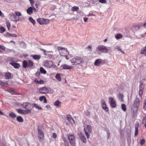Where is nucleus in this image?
I'll use <instances>...</instances> for the list:
<instances>
[{
    "label": "nucleus",
    "instance_id": "18",
    "mask_svg": "<svg viewBox=\"0 0 146 146\" xmlns=\"http://www.w3.org/2000/svg\"><path fill=\"white\" fill-rule=\"evenodd\" d=\"M33 9L32 7H29L27 9V13L29 15H31L33 13Z\"/></svg>",
    "mask_w": 146,
    "mask_h": 146
},
{
    "label": "nucleus",
    "instance_id": "40",
    "mask_svg": "<svg viewBox=\"0 0 146 146\" xmlns=\"http://www.w3.org/2000/svg\"><path fill=\"white\" fill-rule=\"evenodd\" d=\"M26 110H24V113L23 114H27L29 113H31V110H28L27 109H26Z\"/></svg>",
    "mask_w": 146,
    "mask_h": 146
},
{
    "label": "nucleus",
    "instance_id": "12",
    "mask_svg": "<svg viewBox=\"0 0 146 146\" xmlns=\"http://www.w3.org/2000/svg\"><path fill=\"white\" fill-rule=\"evenodd\" d=\"M38 138L39 139H41L43 138L44 134L42 130L40 129L39 128V126L38 127Z\"/></svg>",
    "mask_w": 146,
    "mask_h": 146
},
{
    "label": "nucleus",
    "instance_id": "39",
    "mask_svg": "<svg viewBox=\"0 0 146 146\" xmlns=\"http://www.w3.org/2000/svg\"><path fill=\"white\" fill-rule=\"evenodd\" d=\"M145 84H140L139 86V90H143Z\"/></svg>",
    "mask_w": 146,
    "mask_h": 146
},
{
    "label": "nucleus",
    "instance_id": "11",
    "mask_svg": "<svg viewBox=\"0 0 146 146\" xmlns=\"http://www.w3.org/2000/svg\"><path fill=\"white\" fill-rule=\"evenodd\" d=\"M9 16L12 21H17L19 20V18L17 19L16 16L13 13H10L9 15Z\"/></svg>",
    "mask_w": 146,
    "mask_h": 146
},
{
    "label": "nucleus",
    "instance_id": "27",
    "mask_svg": "<svg viewBox=\"0 0 146 146\" xmlns=\"http://www.w3.org/2000/svg\"><path fill=\"white\" fill-rule=\"evenodd\" d=\"M43 18H39L37 19V21L40 25H42L43 24Z\"/></svg>",
    "mask_w": 146,
    "mask_h": 146
},
{
    "label": "nucleus",
    "instance_id": "6",
    "mask_svg": "<svg viewBox=\"0 0 146 146\" xmlns=\"http://www.w3.org/2000/svg\"><path fill=\"white\" fill-rule=\"evenodd\" d=\"M23 108L25 109L32 110L33 108L32 104L28 102L23 103L22 104Z\"/></svg>",
    "mask_w": 146,
    "mask_h": 146
},
{
    "label": "nucleus",
    "instance_id": "46",
    "mask_svg": "<svg viewBox=\"0 0 146 146\" xmlns=\"http://www.w3.org/2000/svg\"><path fill=\"white\" fill-rule=\"evenodd\" d=\"M143 108L146 111V98L144 100Z\"/></svg>",
    "mask_w": 146,
    "mask_h": 146
},
{
    "label": "nucleus",
    "instance_id": "49",
    "mask_svg": "<svg viewBox=\"0 0 146 146\" xmlns=\"http://www.w3.org/2000/svg\"><path fill=\"white\" fill-rule=\"evenodd\" d=\"M40 50L41 51H42L44 52V54H45V53H46L47 52H52V51H47L45 49H42V48H40Z\"/></svg>",
    "mask_w": 146,
    "mask_h": 146
},
{
    "label": "nucleus",
    "instance_id": "59",
    "mask_svg": "<svg viewBox=\"0 0 146 146\" xmlns=\"http://www.w3.org/2000/svg\"><path fill=\"white\" fill-rule=\"evenodd\" d=\"M30 3L31 5H33L35 1L34 0H29Z\"/></svg>",
    "mask_w": 146,
    "mask_h": 146
},
{
    "label": "nucleus",
    "instance_id": "10",
    "mask_svg": "<svg viewBox=\"0 0 146 146\" xmlns=\"http://www.w3.org/2000/svg\"><path fill=\"white\" fill-rule=\"evenodd\" d=\"M101 105L102 108L106 111H108L109 110L108 108L106 105V104L104 100H101Z\"/></svg>",
    "mask_w": 146,
    "mask_h": 146
},
{
    "label": "nucleus",
    "instance_id": "64",
    "mask_svg": "<svg viewBox=\"0 0 146 146\" xmlns=\"http://www.w3.org/2000/svg\"><path fill=\"white\" fill-rule=\"evenodd\" d=\"M43 100H44V103H46L47 102V100H46V98L45 97L44 98V99Z\"/></svg>",
    "mask_w": 146,
    "mask_h": 146
},
{
    "label": "nucleus",
    "instance_id": "55",
    "mask_svg": "<svg viewBox=\"0 0 146 146\" xmlns=\"http://www.w3.org/2000/svg\"><path fill=\"white\" fill-rule=\"evenodd\" d=\"M52 137L54 138H56L57 137V135L55 133H53L52 134Z\"/></svg>",
    "mask_w": 146,
    "mask_h": 146
},
{
    "label": "nucleus",
    "instance_id": "53",
    "mask_svg": "<svg viewBox=\"0 0 146 146\" xmlns=\"http://www.w3.org/2000/svg\"><path fill=\"white\" fill-rule=\"evenodd\" d=\"M1 146H6V144L5 142H1L0 143Z\"/></svg>",
    "mask_w": 146,
    "mask_h": 146
},
{
    "label": "nucleus",
    "instance_id": "3",
    "mask_svg": "<svg viewBox=\"0 0 146 146\" xmlns=\"http://www.w3.org/2000/svg\"><path fill=\"white\" fill-rule=\"evenodd\" d=\"M57 49L58 50L60 55L61 56H64L66 54H69L68 52L67 48L62 47L58 46Z\"/></svg>",
    "mask_w": 146,
    "mask_h": 146
},
{
    "label": "nucleus",
    "instance_id": "8",
    "mask_svg": "<svg viewBox=\"0 0 146 146\" xmlns=\"http://www.w3.org/2000/svg\"><path fill=\"white\" fill-rule=\"evenodd\" d=\"M39 92L41 94H47L48 93L49 90L47 88L45 87H44L39 88Z\"/></svg>",
    "mask_w": 146,
    "mask_h": 146
},
{
    "label": "nucleus",
    "instance_id": "56",
    "mask_svg": "<svg viewBox=\"0 0 146 146\" xmlns=\"http://www.w3.org/2000/svg\"><path fill=\"white\" fill-rule=\"evenodd\" d=\"M44 98H45V97L44 96H42L40 97L39 98L40 100V101H42L43 100H44Z\"/></svg>",
    "mask_w": 146,
    "mask_h": 146
},
{
    "label": "nucleus",
    "instance_id": "4",
    "mask_svg": "<svg viewBox=\"0 0 146 146\" xmlns=\"http://www.w3.org/2000/svg\"><path fill=\"white\" fill-rule=\"evenodd\" d=\"M97 51H100L103 53H107L108 51V49L106 46L103 45H100L96 47Z\"/></svg>",
    "mask_w": 146,
    "mask_h": 146
},
{
    "label": "nucleus",
    "instance_id": "35",
    "mask_svg": "<svg viewBox=\"0 0 146 146\" xmlns=\"http://www.w3.org/2000/svg\"><path fill=\"white\" fill-rule=\"evenodd\" d=\"M61 104V102L59 100H58L56 101L54 103V106L58 107L59 104Z\"/></svg>",
    "mask_w": 146,
    "mask_h": 146
},
{
    "label": "nucleus",
    "instance_id": "51",
    "mask_svg": "<svg viewBox=\"0 0 146 146\" xmlns=\"http://www.w3.org/2000/svg\"><path fill=\"white\" fill-rule=\"evenodd\" d=\"M143 91L142 90H139V96L141 98L142 97V94L143 93Z\"/></svg>",
    "mask_w": 146,
    "mask_h": 146
},
{
    "label": "nucleus",
    "instance_id": "28",
    "mask_svg": "<svg viewBox=\"0 0 146 146\" xmlns=\"http://www.w3.org/2000/svg\"><path fill=\"white\" fill-rule=\"evenodd\" d=\"M40 72L42 74H46V70L42 67L40 68Z\"/></svg>",
    "mask_w": 146,
    "mask_h": 146
},
{
    "label": "nucleus",
    "instance_id": "23",
    "mask_svg": "<svg viewBox=\"0 0 146 146\" xmlns=\"http://www.w3.org/2000/svg\"><path fill=\"white\" fill-rule=\"evenodd\" d=\"M31 56L35 60H39L40 58V56L37 55H32Z\"/></svg>",
    "mask_w": 146,
    "mask_h": 146
},
{
    "label": "nucleus",
    "instance_id": "32",
    "mask_svg": "<svg viewBox=\"0 0 146 146\" xmlns=\"http://www.w3.org/2000/svg\"><path fill=\"white\" fill-rule=\"evenodd\" d=\"M121 108L122 110L124 111L126 110V108L125 105L124 104H122L121 105Z\"/></svg>",
    "mask_w": 146,
    "mask_h": 146
},
{
    "label": "nucleus",
    "instance_id": "19",
    "mask_svg": "<svg viewBox=\"0 0 146 146\" xmlns=\"http://www.w3.org/2000/svg\"><path fill=\"white\" fill-rule=\"evenodd\" d=\"M27 62L28 67L33 68H32V67L34 65V63L31 60H29Z\"/></svg>",
    "mask_w": 146,
    "mask_h": 146
},
{
    "label": "nucleus",
    "instance_id": "33",
    "mask_svg": "<svg viewBox=\"0 0 146 146\" xmlns=\"http://www.w3.org/2000/svg\"><path fill=\"white\" fill-rule=\"evenodd\" d=\"M49 20L48 19H44L43 18V24H47L49 23Z\"/></svg>",
    "mask_w": 146,
    "mask_h": 146
},
{
    "label": "nucleus",
    "instance_id": "1",
    "mask_svg": "<svg viewBox=\"0 0 146 146\" xmlns=\"http://www.w3.org/2000/svg\"><path fill=\"white\" fill-rule=\"evenodd\" d=\"M139 99L136 97L134 100L132 107V110L134 113L137 112L138 110L140 104Z\"/></svg>",
    "mask_w": 146,
    "mask_h": 146
},
{
    "label": "nucleus",
    "instance_id": "13",
    "mask_svg": "<svg viewBox=\"0 0 146 146\" xmlns=\"http://www.w3.org/2000/svg\"><path fill=\"white\" fill-rule=\"evenodd\" d=\"M78 135L80 138L84 143H85L86 142V138L84 134L80 132L78 134Z\"/></svg>",
    "mask_w": 146,
    "mask_h": 146
},
{
    "label": "nucleus",
    "instance_id": "22",
    "mask_svg": "<svg viewBox=\"0 0 146 146\" xmlns=\"http://www.w3.org/2000/svg\"><path fill=\"white\" fill-rule=\"evenodd\" d=\"M23 66L24 68H26L28 67V62L26 60H24L23 62Z\"/></svg>",
    "mask_w": 146,
    "mask_h": 146
},
{
    "label": "nucleus",
    "instance_id": "7",
    "mask_svg": "<svg viewBox=\"0 0 146 146\" xmlns=\"http://www.w3.org/2000/svg\"><path fill=\"white\" fill-rule=\"evenodd\" d=\"M109 101L111 106L112 108H115L116 106V102L114 98L110 97L109 98Z\"/></svg>",
    "mask_w": 146,
    "mask_h": 146
},
{
    "label": "nucleus",
    "instance_id": "26",
    "mask_svg": "<svg viewBox=\"0 0 146 146\" xmlns=\"http://www.w3.org/2000/svg\"><path fill=\"white\" fill-rule=\"evenodd\" d=\"M79 8L78 7L76 6H74L71 9V10L73 11H76L79 10Z\"/></svg>",
    "mask_w": 146,
    "mask_h": 146
},
{
    "label": "nucleus",
    "instance_id": "29",
    "mask_svg": "<svg viewBox=\"0 0 146 146\" xmlns=\"http://www.w3.org/2000/svg\"><path fill=\"white\" fill-rule=\"evenodd\" d=\"M29 20L30 22H31L33 25H34L35 24V20L32 17H30L29 18Z\"/></svg>",
    "mask_w": 146,
    "mask_h": 146
},
{
    "label": "nucleus",
    "instance_id": "42",
    "mask_svg": "<svg viewBox=\"0 0 146 146\" xmlns=\"http://www.w3.org/2000/svg\"><path fill=\"white\" fill-rule=\"evenodd\" d=\"M5 31V29L3 27H1L0 28V33H4Z\"/></svg>",
    "mask_w": 146,
    "mask_h": 146
},
{
    "label": "nucleus",
    "instance_id": "57",
    "mask_svg": "<svg viewBox=\"0 0 146 146\" xmlns=\"http://www.w3.org/2000/svg\"><path fill=\"white\" fill-rule=\"evenodd\" d=\"M64 145L65 146H69V143L67 141L64 142Z\"/></svg>",
    "mask_w": 146,
    "mask_h": 146
},
{
    "label": "nucleus",
    "instance_id": "58",
    "mask_svg": "<svg viewBox=\"0 0 146 146\" xmlns=\"http://www.w3.org/2000/svg\"><path fill=\"white\" fill-rule=\"evenodd\" d=\"M119 98L122 99L123 97V95L122 94H119Z\"/></svg>",
    "mask_w": 146,
    "mask_h": 146
},
{
    "label": "nucleus",
    "instance_id": "62",
    "mask_svg": "<svg viewBox=\"0 0 146 146\" xmlns=\"http://www.w3.org/2000/svg\"><path fill=\"white\" fill-rule=\"evenodd\" d=\"M39 82L40 84H41L44 83V81L42 80H40Z\"/></svg>",
    "mask_w": 146,
    "mask_h": 146
},
{
    "label": "nucleus",
    "instance_id": "38",
    "mask_svg": "<svg viewBox=\"0 0 146 146\" xmlns=\"http://www.w3.org/2000/svg\"><path fill=\"white\" fill-rule=\"evenodd\" d=\"M122 35L120 34H117L115 36V38L117 39H119L122 37Z\"/></svg>",
    "mask_w": 146,
    "mask_h": 146
},
{
    "label": "nucleus",
    "instance_id": "2",
    "mask_svg": "<svg viewBox=\"0 0 146 146\" xmlns=\"http://www.w3.org/2000/svg\"><path fill=\"white\" fill-rule=\"evenodd\" d=\"M70 61L73 65H77L84 62L83 59L78 56H76L72 58Z\"/></svg>",
    "mask_w": 146,
    "mask_h": 146
},
{
    "label": "nucleus",
    "instance_id": "50",
    "mask_svg": "<svg viewBox=\"0 0 146 146\" xmlns=\"http://www.w3.org/2000/svg\"><path fill=\"white\" fill-rule=\"evenodd\" d=\"M145 142V140L144 139H141L140 142L141 144L142 145L144 144Z\"/></svg>",
    "mask_w": 146,
    "mask_h": 146
},
{
    "label": "nucleus",
    "instance_id": "52",
    "mask_svg": "<svg viewBox=\"0 0 146 146\" xmlns=\"http://www.w3.org/2000/svg\"><path fill=\"white\" fill-rule=\"evenodd\" d=\"M146 123V117H145L143 118L142 120L143 124H145Z\"/></svg>",
    "mask_w": 146,
    "mask_h": 146
},
{
    "label": "nucleus",
    "instance_id": "31",
    "mask_svg": "<svg viewBox=\"0 0 146 146\" xmlns=\"http://www.w3.org/2000/svg\"><path fill=\"white\" fill-rule=\"evenodd\" d=\"M55 77L58 81H61V78L60 76V74H57L56 75Z\"/></svg>",
    "mask_w": 146,
    "mask_h": 146
},
{
    "label": "nucleus",
    "instance_id": "41",
    "mask_svg": "<svg viewBox=\"0 0 146 146\" xmlns=\"http://www.w3.org/2000/svg\"><path fill=\"white\" fill-rule=\"evenodd\" d=\"M66 119L68 120L71 121V120L74 121V119L70 116V115H68L66 117Z\"/></svg>",
    "mask_w": 146,
    "mask_h": 146
},
{
    "label": "nucleus",
    "instance_id": "14",
    "mask_svg": "<svg viewBox=\"0 0 146 146\" xmlns=\"http://www.w3.org/2000/svg\"><path fill=\"white\" fill-rule=\"evenodd\" d=\"M44 65L48 68H50L53 65V62L50 61H45L44 63Z\"/></svg>",
    "mask_w": 146,
    "mask_h": 146
},
{
    "label": "nucleus",
    "instance_id": "20",
    "mask_svg": "<svg viewBox=\"0 0 146 146\" xmlns=\"http://www.w3.org/2000/svg\"><path fill=\"white\" fill-rule=\"evenodd\" d=\"M5 76L6 79H9L11 76V74L9 72H6L5 74Z\"/></svg>",
    "mask_w": 146,
    "mask_h": 146
},
{
    "label": "nucleus",
    "instance_id": "60",
    "mask_svg": "<svg viewBox=\"0 0 146 146\" xmlns=\"http://www.w3.org/2000/svg\"><path fill=\"white\" fill-rule=\"evenodd\" d=\"M36 76H39L40 75V73L39 72H37L35 74Z\"/></svg>",
    "mask_w": 146,
    "mask_h": 146
},
{
    "label": "nucleus",
    "instance_id": "21",
    "mask_svg": "<svg viewBox=\"0 0 146 146\" xmlns=\"http://www.w3.org/2000/svg\"><path fill=\"white\" fill-rule=\"evenodd\" d=\"M34 107H35L36 109H38L39 110L42 109V108L41 107H39L37 104L35 103L32 104V108H33Z\"/></svg>",
    "mask_w": 146,
    "mask_h": 146
},
{
    "label": "nucleus",
    "instance_id": "45",
    "mask_svg": "<svg viewBox=\"0 0 146 146\" xmlns=\"http://www.w3.org/2000/svg\"><path fill=\"white\" fill-rule=\"evenodd\" d=\"M146 80L145 79H142L140 81V84H145Z\"/></svg>",
    "mask_w": 146,
    "mask_h": 146
},
{
    "label": "nucleus",
    "instance_id": "63",
    "mask_svg": "<svg viewBox=\"0 0 146 146\" xmlns=\"http://www.w3.org/2000/svg\"><path fill=\"white\" fill-rule=\"evenodd\" d=\"M39 81H38L37 79H36L35 80V82L37 83V84H39Z\"/></svg>",
    "mask_w": 146,
    "mask_h": 146
},
{
    "label": "nucleus",
    "instance_id": "43",
    "mask_svg": "<svg viewBox=\"0 0 146 146\" xmlns=\"http://www.w3.org/2000/svg\"><path fill=\"white\" fill-rule=\"evenodd\" d=\"M135 136H136L138 133V127L135 126Z\"/></svg>",
    "mask_w": 146,
    "mask_h": 146
},
{
    "label": "nucleus",
    "instance_id": "61",
    "mask_svg": "<svg viewBox=\"0 0 146 146\" xmlns=\"http://www.w3.org/2000/svg\"><path fill=\"white\" fill-rule=\"evenodd\" d=\"M84 21L85 22H86L87 21L88 19V18L86 17H84Z\"/></svg>",
    "mask_w": 146,
    "mask_h": 146
},
{
    "label": "nucleus",
    "instance_id": "37",
    "mask_svg": "<svg viewBox=\"0 0 146 146\" xmlns=\"http://www.w3.org/2000/svg\"><path fill=\"white\" fill-rule=\"evenodd\" d=\"M6 23L7 28L9 30L11 26L10 23L9 21H6Z\"/></svg>",
    "mask_w": 146,
    "mask_h": 146
},
{
    "label": "nucleus",
    "instance_id": "15",
    "mask_svg": "<svg viewBox=\"0 0 146 146\" xmlns=\"http://www.w3.org/2000/svg\"><path fill=\"white\" fill-rule=\"evenodd\" d=\"M61 67L63 69L69 70L72 68V67L69 66L66 64H63L61 66Z\"/></svg>",
    "mask_w": 146,
    "mask_h": 146
},
{
    "label": "nucleus",
    "instance_id": "16",
    "mask_svg": "<svg viewBox=\"0 0 146 146\" xmlns=\"http://www.w3.org/2000/svg\"><path fill=\"white\" fill-rule=\"evenodd\" d=\"M10 64L13 66L15 68H19L20 66L19 64L15 62H10Z\"/></svg>",
    "mask_w": 146,
    "mask_h": 146
},
{
    "label": "nucleus",
    "instance_id": "25",
    "mask_svg": "<svg viewBox=\"0 0 146 146\" xmlns=\"http://www.w3.org/2000/svg\"><path fill=\"white\" fill-rule=\"evenodd\" d=\"M17 120L19 122H22L23 121V119L22 117L21 116H19L17 117Z\"/></svg>",
    "mask_w": 146,
    "mask_h": 146
},
{
    "label": "nucleus",
    "instance_id": "36",
    "mask_svg": "<svg viewBox=\"0 0 146 146\" xmlns=\"http://www.w3.org/2000/svg\"><path fill=\"white\" fill-rule=\"evenodd\" d=\"M17 111V112L20 114H23L24 113V110L21 109H17L16 110Z\"/></svg>",
    "mask_w": 146,
    "mask_h": 146
},
{
    "label": "nucleus",
    "instance_id": "30",
    "mask_svg": "<svg viewBox=\"0 0 146 146\" xmlns=\"http://www.w3.org/2000/svg\"><path fill=\"white\" fill-rule=\"evenodd\" d=\"M85 51L86 52H91V46L89 45L88 46L85 48Z\"/></svg>",
    "mask_w": 146,
    "mask_h": 146
},
{
    "label": "nucleus",
    "instance_id": "5",
    "mask_svg": "<svg viewBox=\"0 0 146 146\" xmlns=\"http://www.w3.org/2000/svg\"><path fill=\"white\" fill-rule=\"evenodd\" d=\"M68 137L70 144L72 146H75L76 143L75 141V137L73 135L68 134Z\"/></svg>",
    "mask_w": 146,
    "mask_h": 146
},
{
    "label": "nucleus",
    "instance_id": "34",
    "mask_svg": "<svg viewBox=\"0 0 146 146\" xmlns=\"http://www.w3.org/2000/svg\"><path fill=\"white\" fill-rule=\"evenodd\" d=\"M9 115L11 117L14 118H15L16 116V115L13 112L9 113Z\"/></svg>",
    "mask_w": 146,
    "mask_h": 146
},
{
    "label": "nucleus",
    "instance_id": "24",
    "mask_svg": "<svg viewBox=\"0 0 146 146\" xmlns=\"http://www.w3.org/2000/svg\"><path fill=\"white\" fill-rule=\"evenodd\" d=\"M141 53L146 56V46L142 49Z\"/></svg>",
    "mask_w": 146,
    "mask_h": 146
},
{
    "label": "nucleus",
    "instance_id": "54",
    "mask_svg": "<svg viewBox=\"0 0 146 146\" xmlns=\"http://www.w3.org/2000/svg\"><path fill=\"white\" fill-rule=\"evenodd\" d=\"M5 84V83L2 82L1 80H0V85L2 86H4Z\"/></svg>",
    "mask_w": 146,
    "mask_h": 146
},
{
    "label": "nucleus",
    "instance_id": "17",
    "mask_svg": "<svg viewBox=\"0 0 146 146\" xmlns=\"http://www.w3.org/2000/svg\"><path fill=\"white\" fill-rule=\"evenodd\" d=\"M102 60L101 59H98L96 60L94 63V64L95 66H99L102 62Z\"/></svg>",
    "mask_w": 146,
    "mask_h": 146
},
{
    "label": "nucleus",
    "instance_id": "48",
    "mask_svg": "<svg viewBox=\"0 0 146 146\" xmlns=\"http://www.w3.org/2000/svg\"><path fill=\"white\" fill-rule=\"evenodd\" d=\"M15 13L17 16H20L21 15V13L18 11H15Z\"/></svg>",
    "mask_w": 146,
    "mask_h": 146
},
{
    "label": "nucleus",
    "instance_id": "47",
    "mask_svg": "<svg viewBox=\"0 0 146 146\" xmlns=\"http://www.w3.org/2000/svg\"><path fill=\"white\" fill-rule=\"evenodd\" d=\"M99 1L100 3L103 4H106L107 3L106 0H99Z\"/></svg>",
    "mask_w": 146,
    "mask_h": 146
},
{
    "label": "nucleus",
    "instance_id": "44",
    "mask_svg": "<svg viewBox=\"0 0 146 146\" xmlns=\"http://www.w3.org/2000/svg\"><path fill=\"white\" fill-rule=\"evenodd\" d=\"M7 34L9 36H11L13 37H17V36L15 34H12L7 32Z\"/></svg>",
    "mask_w": 146,
    "mask_h": 146
},
{
    "label": "nucleus",
    "instance_id": "9",
    "mask_svg": "<svg viewBox=\"0 0 146 146\" xmlns=\"http://www.w3.org/2000/svg\"><path fill=\"white\" fill-rule=\"evenodd\" d=\"M91 126L90 125H87V127L86 129V130L85 129V128H84V132L85 133V134L87 136V138L88 139V137H89V136H90V135L89 133H88V132L87 131H88V132H89L90 133L91 131Z\"/></svg>",
    "mask_w": 146,
    "mask_h": 146
}]
</instances>
